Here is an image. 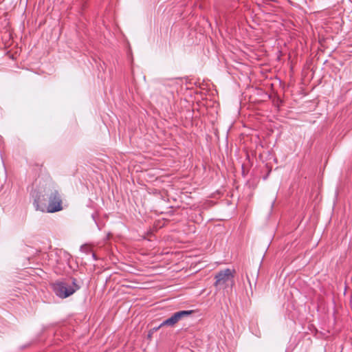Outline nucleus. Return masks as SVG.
Returning a JSON list of instances; mask_svg holds the SVG:
<instances>
[{
	"instance_id": "nucleus-5",
	"label": "nucleus",
	"mask_w": 352,
	"mask_h": 352,
	"mask_svg": "<svg viewBox=\"0 0 352 352\" xmlns=\"http://www.w3.org/2000/svg\"><path fill=\"white\" fill-rule=\"evenodd\" d=\"M81 250L86 252V253H88L89 252L91 251L90 248L89 246L87 245H83L81 247Z\"/></svg>"
},
{
	"instance_id": "nucleus-3",
	"label": "nucleus",
	"mask_w": 352,
	"mask_h": 352,
	"mask_svg": "<svg viewBox=\"0 0 352 352\" xmlns=\"http://www.w3.org/2000/svg\"><path fill=\"white\" fill-rule=\"evenodd\" d=\"M63 209L62 199L58 190H54L49 196V204L47 207V212L53 213Z\"/></svg>"
},
{
	"instance_id": "nucleus-6",
	"label": "nucleus",
	"mask_w": 352,
	"mask_h": 352,
	"mask_svg": "<svg viewBox=\"0 0 352 352\" xmlns=\"http://www.w3.org/2000/svg\"><path fill=\"white\" fill-rule=\"evenodd\" d=\"M38 207H39L38 204V203H36V210H38Z\"/></svg>"
},
{
	"instance_id": "nucleus-2",
	"label": "nucleus",
	"mask_w": 352,
	"mask_h": 352,
	"mask_svg": "<svg viewBox=\"0 0 352 352\" xmlns=\"http://www.w3.org/2000/svg\"><path fill=\"white\" fill-rule=\"evenodd\" d=\"M52 287L55 294L61 298H65L72 295L80 288L75 278H72L71 283L57 281L52 284Z\"/></svg>"
},
{
	"instance_id": "nucleus-4",
	"label": "nucleus",
	"mask_w": 352,
	"mask_h": 352,
	"mask_svg": "<svg viewBox=\"0 0 352 352\" xmlns=\"http://www.w3.org/2000/svg\"><path fill=\"white\" fill-rule=\"evenodd\" d=\"M193 312V310H184L175 312L170 318L163 321L158 328L163 326L173 327L182 318L191 315Z\"/></svg>"
},
{
	"instance_id": "nucleus-7",
	"label": "nucleus",
	"mask_w": 352,
	"mask_h": 352,
	"mask_svg": "<svg viewBox=\"0 0 352 352\" xmlns=\"http://www.w3.org/2000/svg\"><path fill=\"white\" fill-rule=\"evenodd\" d=\"M93 257L96 259L95 254L93 253Z\"/></svg>"
},
{
	"instance_id": "nucleus-1",
	"label": "nucleus",
	"mask_w": 352,
	"mask_h": 352,
	"mask_svg": "<svg viewBox=\"0 0 352 352\" xmlns=\"http://www.w3.org/2000/svg\"><path fill=\"white\" fill-rule=\"evenodd\" d=\"M235 270L234 269H225L219 271L214 276V286L218 289H226L234 285Z\"/></svg>"
}]
</instances>
